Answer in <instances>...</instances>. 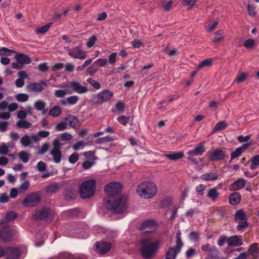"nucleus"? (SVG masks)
Masks as SVG:
<instances>
[{
  "label": "nucleus",
  "instance_id": "nucleus-1",
  "mask_svg": "<svg viewBox=\"0 0 259 259\" xmlns=\"http://www.w3.org/2000/svg\"><path fill=\"white\" fill-rule=\"evenodd\" d=\"M160 245L159 241L152 242L149 239H144L141 242V252L145 259L152 258Z\"/></svg>",
  "mask_w": 259,
  "mask_h": 259
},
{
  "label": "nucleus",
  "instance_id": "nucleus-6",
  "mask_svg": "<svg viewBox=\"0 0 259 259\" xmlns=\"http://www.w3.org/2000/svg\"><path fill=\"white\" fill-rule=\"evenodd\" d=\"M234 219L235 221L238 223L236 228L239 231H242L249 226L246 214L243 209H239L236 212Z\"/></svg>",
  "mask_w": 259,
  "mask_h": 259
},
{
  "label": "nucleus",
  "instance_id": "nucleus-2",
  "mask_svg": "<svg viewBox=\"0 0 259 259\" xmlns=\"http://www.w3.org/2000/svg\"><path fill=\"white\" fill-rule=\"evenodd\" d=\"M157 191L156 185L150 181H145L138 185L137 192L139 196L144 198L153 197Z\"/></svg>",
  "mask_w": 259,
  "mask_h": 259
},
{
  "label": "nucleus",
  "instance_id": "nucleus-41",
  "mask_svg": "<svg viewBox=\"0 0 259 259\" xmlns=\"http://www.w3.org/2000/svg\"><path fill=\"white\" fill-rule=\"evenodd\" d=\"M51 25H52V23H49L45 25V26H43L39 28H37L35 30L37 34L45 33L49 30V29L51 27Z\"/></svg>",
  "mask_w": 259,
  "mask_h": 259
},
{
  "label": "nucleus",
  "instance_id": "nucleus-54",
  "mask_svg": "<svg viewBox=\"0 0 259 259\" xmlns=\"http://www.w3.org/2000/svg\"><path fill=\"white\" fill-rule=\"evenodd\" d=\"M199 233L195 231L191 232L189 234V238L191 240L197 241L199 237Z\"/></svg>",
  "mask_w": 259,
  "mask_h": 259
},
{
  "label": "nucleus",
  "instance_id": "nucleus-20",
  "mask_svg": "<svg viewBox=\"0 0 259 259\" xmlns=\"http://www.w3.org/2000/svg\"><path fill=\"white\" fill-rule=\"evenodd\" d=\"M41 84H43L46 87H48V84L45 81L41 80L40 81V83H30L27 85V88L29 92H40L44 90V88L41 86Z\"/></svg>",
  "mask_w": 259,
  "mask_h": 259
},
{
  "label": "nucleus",
  "instance_id": "nucleus-60",
  "mask_svg": "<svg viewBox=\"0 0 259 259\" xmlns=\"http://www.w3.org/2000/svg\"><path fill=\"white\" fill-rule=\"evenodd\" d=\"M247 10L249 15L254 16L256 14L255 7L253 5L248 4L247 6Z\"/></svg>",
  "mask_w": 259,
  "mask_h": 259
},
{
  "label": "nucleus",
  "instance_id": "nucleus-35",
  "mask_svg": "<svg viewBox=\"0 0 259 259\" xmlns=\"http://www.w3.org/2000/svg\"><path fill=\"white\" fill-rule=\"evenodd\" d=\"M114 140V138L112 137H110L109 136L102 137V138H99L96 139L95 143L97 144H102L104 143H107L110 142H112Z\"/></svg>",
  "mask_w": 259,
  "mask_h": 259
},
{
  "label": "nucleus",
  "instance_id": "nucleus-24",
  "mask_svg": "<svg viewBox=\"0 0 259 259\" xmlns=\"http://www.w3.org/2000/svg\"><path fill=\"white\" fill-rule=\"evenodd\" d=\"M66 121L67 125L74 128H77L80 125L77 117L73 115H68L66 118Z\"/></svg>",
  "mask_w": 259,
  "mask_h": 259
},
{
  "label": "nucleus",
  "instance_id": "nucleus-47",
  "mask_svg": "<svg viewBox=\"0 0 259 259\" xmlns=\"http://www.w3.org/2000/svg\"><path fill=\"white\" fill-rule=\"evenodd\" d=\"M247 78V75L244 72H242L239 75H238L235 78V81L238 83H241L244 81Z\"/></svg>",
  "mask_w": 259,
  "mask_h": 259
},
{
  "label": "nucleus",
  "instance_id": "nucleus-3",
  "mask_svg": "<svg viewBox=\"0 0 259 259\" xmlns=\"http://www.w3.org/2000/svg\"><path fill=\"white\" fill-rule=\"evenodd\" d=\"M126 201L125 197L119 196L114 200H108L106 202V207L116 214H121L126 209Z\"/></svg>",
  "mask_w": 259,
  "mask_h": 259
},
{
  "label": "nucleus",
  "instance_id": "nucleus-15",
  "mask_svg": "<svg viewBox=\"0 0 259 259\" xmlns=\"http://www.w3.org/2000/svg\"><path fill=\"white\" fill-rule=\"evenodd\" d=\"M68 55L73 58L84 60L87 57V52L83 51L80 47H74L70 49Z\"/></svg>",
  "mask_w": 259,
  "mask_h": 259
},
{
  "label": "nucleus",
  "instance_id": "nucleus-16",
  "mask_svg": "<svg viewBox=\"0 0 259 259\" xmlns=\"http://www.w3.org/2000/svg\"><path fill=\"white\" fill-rule=\"evenodd\" d=\"M111 247V244L106 241L97 242L96 243V251L100 254H105Z\"/></svg>",
  "mask_w": 259,
  "mask_h": 259
},
{
  "label": "nucleus",
  "instance_id": "nucleus-52",
  "mask_svg": "<svg viewBox=\"0 0 259 259\" xmlns=\"http://www.w3.org/2000/svg\"><path fill=\"white\" fill-rule=\"evenodd\" d=\"M21 143L23 146L26 147L31 144V141L28 136L25 135L21 139Z\"/></svg>",
  "mask_w": 259,
  "mask_h": 259
},
{
  "label": "nucleus",
  "instance_id": "nucleus-64",
  "mask_svg": "<svg viewBox=\"0 0 259 259\" xmlns=\"http://www.w3.org/2000/svg\"><path fill=\"white\" fill-rule=\"evenodd\" d=\"M37 168L39 171H44L46 169V163L42 161H40L37 164Z\"/></svg>",
  "mask_w": 259,
  "mask_h": 259
},
{
  "label": "nucleus",
  "instance_id": "nucleus-10",
  "mask_svg": "<svg viewBox=\"0 0 259 259\" xmlns=\"http://www.w3.org/2000/svg\"><path fill=\"white\" fill-rule=\"evenodd\" d=\"M205 151V146L202 143H198L195 148L193 150H189L187 154L188 155V159L195 163H197L196 158H194V156L201 155Z\"/></svg>",
  "mask_w": 259,
  "mask_h": 259
},
{
  "label": "nucleus",
  "instance_id": "nucleus-55",
  "mask_svg": "<svg viewBox=\"0 0 259 259\" xmlns=\"http://www.w3.org/2000/svg\"><path fill=\"white\" fill-rule=\"evenodd\" d=\"M181 233L180 231H178L177 232L176 237V245L182 247L184 245V243H183V242L182 241L181 237Z\"/></svg>",
  "mask_w": 259,
  "mask_h": 259
},
{
  "label": "nucleus",
  "instance_id": "nucleus-8",
  "mask_svg": "<svg viewBox=\"0 0 259 259\" xmlns=\"http://www.w3.org/2000/svg\"><path fill=\"white\" fill-rule=\"evenodd\" d=\"M41 196L39 192H35L28 195L22 203L25 207H33L37 205L40 201Z\"/></svg>",
  "mask_w": 259,
  "mask_h": 259
},
{
  "label": "nucleus",
  "instance_id": "nucleus-44",
  "mask_svg": "<svg viewBox=\"0 0 259 259\" xmlns=\"http://www.w3.org/2000/svg\"><path fill=\"white\" fill-rule=\"evenodd\" d=\"M30 183L28 181H25L20 186L19 188V193H23L25 192L29 187Z\"/></svg>",
  "mask_w": 259,
  "mask_h": 259
},
{
  "label": "nucleus",
  "instance_id": "nucleus-33",
  "mask_svg": "<svg viewBox=\"0 0 259 259\" xmlns=\"http://www.w3.org/2000/svg\"><path fill=\"white\" fill-rule=\"evenodd\" d=\"M60 190V186L58 183L47 186L46 188V192L49 194L57 192Z\"/></svg>",
  "mask_w": 259,
  "mask_h": 259
},
{
  "label": "nucleus",
  "instance_id": "nucleus-19",
  "mask_svg": "<svg viewBox=\"0 0 259 259\" xmlns=\"http://www.w3.org/2000/svg\"><path fill=\"white\" fill-rule=\"evenodd\" d=\"M12 236V231L9 227H5L0 230V239L4 242L10 241Z\"/></svg>",
  "mask_w": 259,
  "mask_h": 259
},
{
  "label": "nucleus",
  "instance_id": "nucleus-14",
  "mask_svg": "<svg viewBox=\"0 0 259 259\" xmlns=\"http://www.w3.org/2000/svg\"><path fill=\"white\" fill-rule=\"evenodd\" d=\"M113 96V93L108 90H105L95 96L96 103L102 104L107 102Z\"/></svg>",
  "mask_w": 259,
  "mask_h": 259
},
{
  "label": "nucleus",
  "instance_id": "nucleus-11",
  "mask_svg": "<svg viewBox=\"0 0 259 259\" xmlns=\"http://www.w3.org/2000/svg\"><path fill=\"white\" fill-rule=\"evenodd\" d=\"M157 225L155 221L152 220H148L141 225L140 231L143 234H147L154 232L157 228Z\"/></svg>",
  "mask_w": 259,
  "mask_h": 259
},
{
  "label": "nucleus",
  "instance_id": "nucleus-46",
  "mask_svg": "<svg viewBox=\"0 0 259 259\" xmlns=\"http://www.w3.org/2000/svg\"><path fill=\"white\" fill-rule=\"evenodd\" d=\"M12 53L16 54V51L11 50L5 47H3L0 49V55H6L7 56H10Z\"/></svg>",
  "mask_w": 259,
  "mask_h": 259
},
{
  "label": "nucleus",
  "instance_id": "nucleus-36",
  "mask_svg": "<svg viewBox=\"0 0 259 259\" xmlns=\"http://www.w3.org/2000/svg\"><path fill=\"white\" fill-rule=\"evenodd\" d=\"M50 154L53 156L54 161L55 163H59L61 159V151L51 150Z\"/></svg>",
  "mask_w": 259,
  "mask_h": 259
},
{
  "label": "nucleus",
  "instance_id": "nucleus-61",
  "mask_svg": "<svg viewBox=\"0 0 259 259\" xmlns=\"http://www.w3.org/2000/svg\"><path fill=\"white\" fill-rule=\"evenodd\" d=\"M78 159V155L76 153H73L69 157V161L71 163H75Z\"/></svg>",
  "mask_w": 259,
  "mask_h": 259
},
{
  "label": "nucleus",
  "instance_id": "nucleus-59",
  "mask_svg": "<svg viewBox=\"0 0 259 259\" xmlns=\"http://www.w3.org/2000/svg\"><path fill=\"white\" fill-rule=\"evenodd\" d=\"M9 152L8 147L5 143H2L0 145V154L2 155H6Z\"/></svg>",
  "mask_w": 259,
  "mask_h": 259
},
{
  "label": "nucleus",
  "instance_id": "nucleus-9",
  "mask_svg": "<svg viewBox=\"0 0 259 259\" xmlns=\"http://www.w3.org/2000/svg\"><path fill=\"white\" fill-rule=\"evenodd\" d=\"M121 190V186L120 183L117 182H111L107 184L104 191L110 197H113L120 193Z\"/></svg>",
  "mask_w": 259,
  "mask_h": 259
},
{
  "label": "nucleus",
  "instance_id": "nucleus-26",
  "mask_svg": "<svg viewBox=\"0 0 259 259\" xmlns=\"http://www.w3.org/2000/svg\"><path fill=\"white\" fill-rule=\"evenodd\" d=\"M248 251L250 252L253 259H257L259 258V249L258 244L254 243L249 247Z\"/></svg>",
  "mask_w": 259,
  "mask_h": 259
},
{
  "label": "nucleus",
  "instance_id": "nucleus-18",
  "mask_svg": "<svg viewBox=\"0 0 259 259\" xmlns=\"http://www.w3.org/2000/svg\"><path fill=\"white\" fill-rule=\"evenodd\" d=\"M251 145V142H248L236 148L234 151L231 153L230 161L234 159L239 157Z\"/></svg>",
  "mask_w": 259,
  "mask_h": 259
},
{
  "label": "nucleus",
  "instance_id": "nucleus-48",
  "mask_svg": "<svg viewBox=\"0 0 259 259\" xmlns=\"http://www.w3.org/2000/svg\"><path fill=\"white\" fill-rule=\"evenodd\" d=\"M130 117H127L124 115H122L120 116H119L117 117V121L121 124L123 125H126V124L128 122L130 121Z\"/></svg>",
  "mask_w": 259,
  "mask_h": 259
},
{
  "label": "nucleus",
  "instance_id": "nucleus-28",
  "mask_svg": "<svg viewBox=\"0 0 259 259\" xmlns=\"http://www.w3.org/2000/svg\"><path fill=\"white\" fill-rule=\"evenodd\" d=\"M229 202L232 205L238 204L241 199V195L238 192H234L229 196Z\"/></svg>",
  "mask_w": 259,
  "mask_h": 259
},
{
  "label": "nucleus",
  "instance_id": "nucleus-57",
  "mask_svg": "<svg viewBox=\"0 0 259 259\" xmlns=\"http://www.w3.org/2000/svg\"><path fill=\"white\" fill-rule=\"evenodd\" d=\"M67 100L68 104L74 105L78 101V97L76 96H72L67 98Z\"/></svg>",
  "mask_w": 259,
  "mask_h": 259
},
{
  "label": "nucleus",
  "instance_id": "nucleus-49",
  "mask_svg": "<svg viewBox=\"0 0 259 259\" xmlns=\"http://www.w3.org/2000/svg\"><path fill=\"white\" fill-rule=\"evenodd\" d=\"M67 93H69V90H59L55 91L54 95L56 97L62 98L64 97L67 94Z\"/></svg>",
  "mask_w": 259,
  "mask_h": 259
},
{
  "label": "nucleus",
  "instance_id": "nucleus-22",
  "mask_svg": "<svg viewBox=\"0 0 259 259\" xmlns=\"http://www.w3.org/2000/svg\"><path fill=\"white\" fill-rule=\"evenodd\" d=\"M227 243L229 246H241L243 244L242 237L234 235L227 238Z\"/></svg>",
  "mask_w": 259,
  "mask_h": 259
},
{
  "label": "nucleus",
  "instance_id": "nucleus-58",
  "mask_svg": "<svg viewBox=\"0 0 259 259\" xmlns=\"http://www.w3.org/2000/svg\"><path fill=\"white\" fill-rule=\"evenodd\" d=\"M96 65L94 63L90 67L87 69V72L91 75H93L98 70Z\"/></svg>",
  "mask_w": 259,
  "mask_h": 259
},
{
  "label": "nucleus",
  "instance_id": "nucleus-23",
  "mask_svg": "<svg viewBox=\"0 0 259 259\" xmlns=\"http://www.w3.org/2000/svg\"><path fill=\"white\" fill-rule=\"evenodd\" d=\"M77 193L75 190L71 187L66 188L63 192V198L66 200L74 199L76 197Z\"/></svg>",
  "mask_w": 259,
  "mask_h": 259
},
{
  "label": "nucleus",
  "instance_id": "nucleus-17",
  "mask_svg": "<svg viewBox=\"0 0 259 259\" xmlns=\"http://www.w3.org/2000/svg\"><path fill=\"white\" fill-rule=\"evenodd\" d=\"M7 259H18L20 255V250L13 247H8L4 252Z\"/></svg>",
  "mask_w": 259,
  "mask_h": 259
},
{
  "label": "nucleus",
  "instance_id": "nucleus-40",
  "mask_svg": "<svg viewBox=\"0 0 259 259\" xmlns=\"http://www.w3.org/2000/svg\"><path fill=\"white\" fill-rule=\"evenodd\" d=\"M227 126L228 124L225 121H220L215 125L214 131L216 132L224 130Z\"/></svg>",
  "mask_w": 259,
  "mask_h": 259
},
{
  "label": "nucleus",
  "instance_id": "nucleus-43",
  "mask_svg": "<svg viewBox=\"0 0 259 259\" xmlns=\"http://www.w3.org/2000/svg\"><path fill=\"white\" fill-rule=\"evenodd\" d=\"M17 217V214L16 213L13 211H10L6 214L5 221L7 223H9L16 219Z\"/></svg>",
  "mask_w": 259,
  "mask_h": 259
},
{
  "label": "nucleus",
  "instance_id": "nucleus-5",
  "mask_svg": "<svg viewBox=\"0 0 259 259\" xmlns=\"http://www.w3.org/2000/svg\"><path fill=\"white\" fill-rule=\"evenodd\" d=\"M36 220L45 221L47 223H50L54 220L55 213V212L47 207H43L36 210L34 214Z\"/></svg>",
  "mask_w": 259,
  "mask_h": 259
},
{
  "label": "nucleus",
  "instance_id": "nucleus-27",
  "mask_svg": "<svg viewBox=\"0 0 259 259\" xmlns=\"http://www.w3.org/2000/svg\"><path fill=\"white\" fill-rule=\"evenodd\" d=\"M16 61H19L22 65L28 64L31 62V60L28 56L24 54L19 53L15 56Z\"/></svg>",
  "mask_w": 259,
  "mask_h": 259
},
{
  "label": "nucleus",
  "instance_id": "nucleus-31",
  "mask_svg": "<svg viewBox=\"0 0 259 259\" xmlns=\"http://www.w3.org/2000/svg\"><path fill=\"white\" fill-rule=\"evenodd\" d=\"M219 193L217 189L213 188L209 189L208 191L207 196L210 198L213 201H215L218 199Z\"/></svg>",
  "mask_w": 259,
  "mask_h": 259
},
{
  "label": "nucleus",
  "instance_id": "nucleus-30",
  "mask_svg": "<svg viewBox=\"0 0 259 259\" xmlns=\"http://www.w3.org/2000/svg\"><path fill=\"white\" fill-rule=\"evenodd\" d=\"M165 156L171 160L180 159L184 157V152H175L170 154H165Z\"/></svg>",
  "mask_w": 259,
  "mask_h": 259
},
{
  "label": "nucleus",
  "instance_id": "nucleus-7",
  "mask_svg": "<svg viewBox=\"0 0 259 259\" xmlns=\"http://www.w3.org/2000/svg\"><path fill=\"white\" fill-rule=\"evenodd\" d=\"M61 88L71 89V91L69 90V94L72 93V92H74L78 94H81L86 93L88 91L86 87L81 85L80 82L76 81H72L66 84H63Z\"/></svg>",
  "mask_w": 259,
  "mask_h": 259
},
{
  "label": "nucleus",
  "instance_id": "nucleus-56",
  "mask_svg": "<svg viewBox=\"0 0 259 259\" xmlns=\"http://www.w3.org/2000/svg\"><path fill=\"white\" fill-rule=\"evenodd\" d=\"M255 45V41L252 39H248L244 42V46L246 48H252Z\"/></svg>",
  "mask_w": 259,
  "mask_h": 259
},
{
  "label": "nucleus",
  "instance_id": "nucleus-37",
  "mask_svg": "<svg viewBox=\"0 0 259 259\" xmlns=\"http://www.w3.org/2000/svg\"><path fill=\"white\" fill-rule=\"evenodd\" d=\"M61 110L58 106H55L49 111V115L53 117H58L60 115Z\"/></svg>",
  "mask_w": 259,
  "mask_h": 259
},
{
  "label": "nucleus",
  "instance_id": "nucleus-62",
  "mask_svg": "<svg viewBox=\"0 0 259 259\" xmlns=\"http://www.w3.org/2000/svg\"><path fill=\"white\" fill-rule=\"evenodd\" d=\"M64 67V65L62 63H57L54 64L52 67V70L56 71L62 69Z\"/></svg>",
  "mask_w": 259,
  "mask_h": 259
},
{
  "label": "nucleus",
  "instance_id": "nucleus-53",
  "mask_svg": "<svg viewBox=\"0 0 259 259\" xmlns=\"http://www.w3.org/2000/svg\"><path fill=\"white\" fill-rule=\"evenodd\" d=\"M96 40L97 37L95 35H92L91 36L87 42V46L88 48H90L92 47L95 45Z\"/></svg>",
  "mask_w": 259,
  "mask_h": 259
},
{
  "label": "nucleus",
  "instance_id": "nucleus-25",
  "mask_svg": "<svg viewBox=\"0 0 259 259\" xmlns=\"http://www.w3.org/2000/svg\"><path fill=\"white\" fill-rule=\"evenodd\" d=\"M246 181L244 179H239L230 186V190L236 191L244 188L246 186Z\"/></svg>",
  "mask_w": 259,
  "mask_h": 259
},
{
  "label": "nucleus",
  "instance_id": "nucleus-4",
  "mask_svg": "<svg viewBox=\"0 0 259 259\" xmlns=\"http://www.w3.org/2000/svg\"><path fill=\"white\" fill-rule=\"evenodd\" d=\"M96 182L95 180H90L83 182L79 187L80 197L88 199L93 196L96 190Z\"/></svg>",
  "mask_w": 259,
  "mask_h": 259
},
{
  "label": "nucleus",
  "instance_id": "nucleus-51",
  "mask_svg": "<svg viewBox=\"0 0 259 259\" xmlns=\"http://www.w3.org/2000/svg\"><path fill=\"white\" fill-rule=\"evenodd\" d=\"M16 99L19 102H24L28 100V96L25 94L20 93L16 96Z\"/></svg>",
  "mask_w": 259,
  "mask_h": 259
},
{
  "label": "nucleus",
  "instance_id": "nucleus-32",
  "mask_svg": "<svg viewBox=\"0 0 259 259\" xmlns=\"http://www.w3.org/2000/svg\"><path fill=\"white\" fill-rule=\"evenodd\" d=\"M224 33L222 30H219L214 33V36L212 39V42L218 43L223 41L224 39Z\"/></svg>",
  "mask_w": 259,
  "mask_h": 259
},
{
  "label": "nucleus",
  "instance_id": "nucleus-29",
  "mask_svg": "<svg viewBox=\"0 0 259 259\" xmlns=\"http://www.w3.org/2000/svg\"><path fill=\"white\" fill-rule=\"evenodd\" d=\"M46 106L45 102L38 100L35 102L34 103L35 108L38 111H42V114H46L48 111V109H45V107Z\"/></svg>",
  "mask_w": 259,
  "mask_h": 259
},
{
  "label": "nucleus",
  "instance_id": "nucleus-21",
  "mask_svg": "<svg viewBox=\"0 0 259 259\" xmlns=\"http://www.w3.org/2000/svg\"><path fill=\"white\" fill-rule=\"evenodd\" d=\"M182 247L175 245L169 247L166 252L165 259H175L177 254L181 251Z\"/></svg>",
  "mask_w": 259,
  "mask_h": 259
},
{
  "label": "nucleus",
  "instance_id": "nucleus-63",
  "mask_svg": "<svg viewBox=\"0 0 259 259\" xmlns=\"http://www.w3.org/2000/svg\"><path fill=\"white\" fill-rule=\"evenodd\" d=\"M196 253V250L193 248L189 249L186 252V256L187 258H190L195 255Z\"/></svg>",
  "mask_w": 259,
  "mask_h": 259
},
{
  "label": "nucleus",
  "instance_id": "nucleus-45",
  "mask_svg": "<svg viewBox=\"0 0 259 259\" xmlns=\"http://www.w3.org/2000/svg\"><path fill=\"white\" fill-rule=\"evenodd\" d=\"M53 148L52 150H55V151H61V146L60 142V140L59 138H56L54 140L53 142Z\"/></svg>",
  "mask_w": 259,
  "mask_h": 259
},
{
  "label": "nucleus",
  "instance_id": "nucleus-39",
  "mask_svg": "<svg viewBox=\"0 0 259 259\" xmlns=\"http://www.w3.org/2000/svg\"><path fill=\"white\" fill-rule=\"evenodd\" d=\"M18 156L24 163H27L29 160L30 155L25 151H22L19 153Z\"/></svg>",
  "mask_w": 259,
  "mask_h": 259
},
{
  "label": "nucleus",
  "instance_id": "nucleus-12",
  "mask_svg": "<svg viewBox=\"0 0 259 259\" xmlns=\"http://www.w3.org/2000/svg\"><path fill=\"white\" fill-rule=\"evenodd\" d=\"M201 249L202 251L207 253L205 259H208L221 254L218 249L215 246H212L208 243L202 244L201 246Z\"/></svg>",
  "mask_w": 259,
  "mask_h": 259
},
{
  "label": "nucleus",
  "instance_id": "nucleus-38",
  "mask_svg": "<svg viewBox=\"0 0 259 259\" xmlns=\"http://www.w3.org/2000/svg\"><path fill=\"white\" fill-rule=\"evenodd\" d=\"M16 125L18 128H28L31 126V123L28 121L21 120L17 122Z\"/></svg>",
  "mask_w": 259,
  "mask_h": 259
},
{
  "label": "nucleus",
  "instance_id": "nucleus-34",
  "mask_svg": "<svg viewBox=\"0 0 259 259\" xmlns=\"http://www.w3.org/2000/svg\"><path fill=\"white\" fill-rule=\"evenodd\" d=\"M201 179L204 181H213L218 179V176L216 173L208 172L202 175Z\"/></svg>",
  "mask_w": 259,
  "mask_h": 259
},
{
  "label": "nucleus",
  "instance_id": "nucleus-42",
  "mask_svg": "<svg viewBox=\"0 0 259 259\" xmlns=\"http://www.w3.org/2000/svg\"><path fill=\"white\" fill-rule=\"evenodd\" d=\"M212 63V59L211 58L205 59L199 64L198 66V69H200L204 68L205 66H210L211 65Z\"/></svg>",
  "mask_w": 259,
  "mask_h": 259
},
{
  "label": "nucleus",
  "instance_id": "nucleus-50",
  "mask_svg": "<svg viewBox=\"0 0 259 259\" xmlns=\"http://www.w3.org/2000/svg\"><path fill=\"white\" fill-rule=\"evenodd\" d=\"M87 81L92 85L96 89H99L101 88L100 83L97 81L94 80L92 78H89L87 79Z\"/></svg>",
  "mask_w": 259,
  "mask_h": 259
},
{
  "label": "nucleus",
  "instance_id": "nucleus-13",
  "mask_svg": "<svg viewBox=\"0 0 259 259\" xmlns=\"http://www.w3.org/2000/svg\"><path fill=\"white\" fill-rule=\"evenodd\" d=\"M226 152L223 150L217 148L208 152V159L211 161H218L223 160Z\"/></svg>",
  "mask_w": 259,
  "mask_h": 259
}]
</instances>
